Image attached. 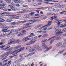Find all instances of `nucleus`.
<instances>
[{"label":"nucleus","mask_w":66,"mask_h":66,"mask_svg":"<svg viewBox=\"0 0 66 66\" xmlns=\"http://www.w3.org/2000/svg\"><path fill=\"white\" fill-rule=\"evenodd\" d=\"M8 6V7H10V8L13 11H15L16 10L15 9V7H14V6H13L11 5H9Z\"/></svg>","instance_id":"obj_8"},{"label":"nucleus","mask_w":66,"mask_h":66,"mask_svg":"<svg viewBox=\"0 0 66 66\" xmlns=\"http://www.w3.org/2000/svg\"><path fill=\"white\" fill-rule=\"evenodd\" d=\"M40 14H44V12L42 11H40Z\"/></svg>","instance_id":"obj_63"},{"label":"nucleus","mask_w":66,"mask_h":66,"mask_svg":"<svg viewBox=\"0 0 66 66\" xmlns=\"http://www.w3.org/2000/svg\"><path fill=\"white\" fill-rule=\"evenodd\" d=\"M53 28V27H50L49 28H48V30H50V29H52Z\"/></svg>","instance_id":"obj_61"},{"label":"nucleus","mask_w":66,"mask_h":66,"mask_svg":"<svg viewBox=\"0 0 66 66\" xmlns=\"http://www.w3.org/2000/svg\"><path fill=\"white\" fill-rule=\"evenodd\" d=\"M11 61H9L8 62V64H9V65H10V64H11Z\"/></svg>","instance_id":"obj_56"},{"label":"nucleus","mask_w":66,"mask_h":66,"mask_svg":"<svg viewBox=\"0 0 66 66\" xmlns=\"http://www.w3.org/2000/svg\"><path fill=\"white\" fill-rule=\"evenodd\" d=\"M51 7H49L48 8V10L49 11L51 12Z\"/></svg>","instance_id":"obj_59"},{"label":"nucleus","mask_w":66,"mask_h":66,"mask_svg":"<svg viewBox=\"0 0 66 66\" xmlns=\"http://www.w3.org/2000/svg\"><path fill=\"white\" fill-rule=\"evenodd\" d=\"M47 40V39H45L44 40H43L42 41H41V43H44V42H46V40Z\"/></svg>","instance_id":"obj_47"},{"label":"nucleus","mask_w":66,"mask_h":66,"mask_svg":"<svg viewBox=\"0 0 66 66\" xmlns=\"http://www.w3.org/2000/svg\"><path fill=\"white\" fill-rule=\"evenodd\" d=\"M4 47V46L3 45H2L0 46V48H1V49H2V50H6V49H8V48H10V46H9L8 47L6 48L5 49L4 48H3Z\"/></svg>","instance_id":"obj_15"},{"label":"nucleus","mask_w":66,"mask_h":66,"mask_svg":"<svg viewBox=\"0 0 66 66\" xmlns=\"http://www.w3.org/2000/svg\"><path fill=\"white\" fill-rule=\"evenodd\" d=\"M6 21H7V22H11V21H13V20L11 19H9L6 20Z\"/></svg>","instance_id":"obj_28"},{"label":"nucleus","mask_w":66,"mask_h":66,"mask_svg":"<svg viewBox=\"0 0 66 66\" xmlns=\"http://www.w3.org/2000/svg\"><path fill=\"white\" fill-rule=\"evenodd\" d=\"M5 20L3 19L0 18V22H4Z\"/></svg>","instance_id":"obj_31"},{"label":"nucleus","mask_w":66,"mask_h":66,"mask_svg":"<svg viewBox=\"0 0 66 66\" xmlns=\"http://www.w3.org/2000/svg\"><path fill=\"white\" fill-rule=\"evenodd\" d=\"M36 38H37L36 37H33L32 38H30V42L28 43L27 45H31V44H34V43L36 42Z\"/></svg>","instance_id":"obj_2"},{"label":"nucleus","mask_w":66,"mask_h":66,"mask_svg":"<svg viewBox=\"0 0 66 66\" xmlns=\"http://www.w3.org/2000/svg\"><path fill=\"white\" fill-rule=\"evenodd\" d=\"M52 40H53L54 41V40H56V36H54L52 37Z\"/></svg>","instance_id":"obj_23"},{"label":"nucleus","mask_w":66,"mask_h":66,"mask_svg":"<svg viewBox=\"0 0 66 66\" xmlns=\"http://www.w3.org/2000/svg\"><path fill=\"white\" fill-rule=\"evenodd\" d=\"M38 50L39 51H41L42 50V48H39L38 49Z\"/></svg>","instance_id":"obj_55"},{"label":"nucleus","mask_w":66,"mask_h":66,"mask_svg":"<svg viewBox=\"0 0 66 66\" xmlns=\"http://www.w3.org/2000/svg\"><path fill=\"white\" fill-rule=\"evenodd\" d=\"M5 1L8 3H10V2H11V0H5Z\"/></svg>","instance_id":"obj_44"},{"label":"nucleus","mask_w":66,"mask_h":66,"mask_svg":"<svg viewBox=\"0 0 66 66\" xmlns=\"http://www.w3.org/2000/svg\"><path fill=\"white\" fill-rule=\"evenodd\" d=\"M30 22L32 23H34V22H35L36 21L35 20H32L30 21Z\"/></svg>","instance_id":"obj_37"},{"label":"nucleus","mask_w":66,"mask_h":66,"mask_svg":"<svg viewBox=\"0 0 66 66\" xmlns=\"http://www.w3.org/2000/svg\"><path fill=\"white\" fill-rule=\"evenodd\" d=\"M6 55V54H4L2 55H1L0 56V57H1V59H3V58Z\"/></svg>","instance_id":"obj_24"},{"label":"nucleus","mask_w":66,"mask_h":66,"mask_svg":"<svg viewBox=\"0 0 66 66\" xmlns=\"http://www.w3.org/2000/svg\"><path fill=\"white\" fill-rule=\"evenodd\" d=\"M64 13H66V11H63V12H60L59 13V14H64Z\"/></svg>","instance_id":"obj_33"},{"label":"nucleus","mask_w":66,"mask_h":66,"mask_svg":"<svg viewBox=\"0 0 66 66\" xmlns=\"http://www.w3.org/2000/svg\"><path fill=\"white\" fill-rule=\"evenodd\" d=\"M13 1H14V2L16 3H19V2L18 1V0H13Z\"/></svg>","instance_id":"obj_29"},{"label":"nucleus","mask_w":66,"mask_h":66,"mask_svg":"<svg viewBox=\"0 0 66 66\" xmlns=\"http://www.w3.org/2000/svg\"><path fill=\"white\" fill-rule=\"evenodd\" d=\"M53 19H54L55 20H57V16H53Z\"/></svg>","instance_id":"obj_39"},{"label":"nucleus","mask_w":66,"mask_h":66,"mask_svg":"<svg viewBox=\"0 0 66 66\" xmlns=\"http://www.w3.org/2000/svg\"><path fill=\"white\" fill-rule=\"evenodd\" d=\"M43 24H41L39 25V26H38L40 28V27H42V26H43Z\"/></svg>","instance_id":"obj_54"},{"label":"nucleus","mask_w":66,"mask_h":66,"mask_svg":"<svg viewBox=\"0 0 66 66\" xmlns=\"http://www.w3.org/2000/svg\"><path fill=\"white\" fill-rule=\"evenodd\" d=\"M22 7H28V6L27 5H25L24 6L23 5H22Z\"/></svg>","instance_id":"obj_48"},{"label":"nucleus","mask_w":66,"mask_h":66,"mask_svg":"<svg viewBox=\"0 0 66 66\" xmlns=\"http://www.w3.org/2000/svg\"><path fill=\"white\" fill-rule=\"evenodd\" d=\"M64 50L62 51H60L58 53V54H62V53H63L64 52Z\"/></svg>","instance_id":"obj_34"},{"label":"nucleus","mask_w":66,"mask_h":66,"mask_svg":"<svg viewBox=\"0 0 66 66\" xmlns=\"http://www.w3.org/2000/svg\"><path fill=\"white\" fill-rule=\"evenodd\" d=\"M40 17V18L42 19H45L47 18V16H46L44 15H42Z\"/></svg>","instance_id":"obj_18"},{"label":"nucleus","mask_w":66,"mask_h":66,"mask_svg":"<svg viewBox=\"0 0 66 66\" xmlns=\"http://www.w3.org/2000/svg\"><path fill=\"white\" fill-rule=\"evenodd\" d=\"M37 33H42L43 32V31L40 30V31H37Z\"/></svg>","instance_id":"obj_42"},{"label":"nucleus","mask_w":66,"mask_h":66,"mask_svg":"<svg viewBox=\"0 0 66 66\" xmlns=\"http://www.w3.org/2000/svg\"><path fill=\"white\" fill-rule=\"evenodd\" d=\"M53 42H54V41L52 39L50 41V45H52V43H53Z\"/></svg>","instance_id":"obj_35"},{"label":"nucleus","mask_w":66,"mask_h":66,"mask_svg":"<svg viewBox=\"0 0 66 66\" xmlns=\"http://www.w3.org/2000/svg\"><path fill=\"white\" fill-rule=\"evenodd\" d=\"M21 16H16L13 15L11 16L12 18V19L13 18H15V19H18V18L19 17H21Z\"/></svg>","instance_id":"obj_12"},{"label":"nucleus","mask_w":66,"mask_h":66,"mask_svg":"<svg viewBox=\"0 0 66 66\" xmlns=\"http://www.w3.org/2000/svg\"><path fill=\"white\" fill-rule=\"evenodd\" d=\"M9 61V59H7L6 60H4L3 62V63H5L6 62H7Z\"/></svg>","instance_id":"obj_49"},{"label":"nucleus","mask_w":66,"mask_h":66,"mask_svg":"<svg viewBox=\"0 0 66 66\" xmlns=\"http://www.w3.org/2000/svg\"><path fill=\"white\" fill-rule=\"evenodd\" d=\"M0 26H1V27H5V26H6V25H4L3 24L0 23Z\"/></svg>","instance_id":"obj_36"},{"label":"nucleus","mask_w":66,"mask_h":66,"mask_svg":"<svg viewBox=\"0 0 66 66\" xmlns=\"http://www.w3.org/2000/svg\"><path fill=\"white\" fill-rule=\"evenodd\" d=\"M5 54H6V56H5L3 59H2V61H3V60H4L5 59H6L7 58V57L8 56V55H9L10 54V52H8Z\"/></svg>","instance_id":"obj_11"},{"label":"nucleus","mask_w":66,"mask_h":66,"mask_svg":"<svg viewBox=\"0 0 66 66\" xmlns=\"http://www.w3.org/2000/svg\"><path fill=\"white\" fill-rule=\"evenodd\" d=\"M38 28H39L38 26H36L35 27V28L36 29Z\"/></svg>","instance_id":"obj_57"},{"label":"nucleus","mask_w":66,"mask_h":66,"mask_svg":"<svg viewBox=\"0 0 66 66\" xmlns=\"http://www.w3.org/2000/svg\"><path fill=\"white\" fill-rule=\"evenodd\" d=\"M16 32V30L12 29L11 30L10 34H11L12 33H13V32Z\"/></svg>","instance_id":"obj_26"},{"label":"nucleus","mask_w":66,"mask_h":66,"mask_svg":"<svg viewBox=\"0 0 66 66\" xmlns=\"http://www.w3.org/2000/svg\"><path fill=\"white\" fill-rule=\"evenodd\" d=\"M62 45V42H59L57 44L56 46L57 47H59L61 46Z\"/></svg>","instance_id":"obj_21"},{"label":"nucleus","mask_w":66,"mask_h":66,"mask_svg":"<svg viewBox=\"0 0 66 66\" xmlns=\"http://www.w3.org/2000/svg\"><path fill=\"white\" fill-rule=\"evenodd\" d=\"M54 10H55V9H54V8L52 7H51V12H52V11H54Z\"/></svg>","instance_id":"obj_46"},{"label":"nucleus","mask_w":66,"mask_h":66,"mask_svg":"<svg viewBox=\"0 0 66 66\" xmlns=\"http://www.w3.org/2000/svg\"><path fill=\"white\" fill-rule=\"evenodd\" d=\"M63 31L64 32H66V29H63Z\"/></svg>","instance_id":"obj_64"},{"label":"nucleus","mask_w":66,"mask_h":66,"mask_svg":"<svg viewBox=\"0 0 66 66\" xmlns=\"http://www.w3.org/2000/svg\"><path fill=\"white\" fill-rule=\"evenodd\" d=\"M55 13H48L47 14V15H54Z\"/></svg>","instance_id":"obj_22"},{"label":"nucleus","mask_w":66,"mask_h":66,"mask_svg":"<svg viewBox=\"0 0 66 66\" xmlns=\"http://www.w3.org/2000/svg\"><path fill=\"white\" fill-rule=\"evenodd\" d=\"M14 5H15L16 6H18V7L19 6H20V5L19 4H15Z\"/></svg>","instance_id":"obj_41"},{"label":"nucleus","mask_w":66,"mask_h":66,"mask_svg":"<svg viewBox=\"0 0 66 66\" xmlns=\"http://www.w3.org/2000/svg\"><path fill=\"white\" fill-rule=\"evenodd\" d=\"M32 6H35L36 5V4L34 3H32L31 4Z\"/></svg>","instance_id":"obj_40"},{"label":"nucleus","mask_w":66,"mask_h":66,"mask_svg":"<svg viewBox=\"0 0 66 66\" xmlns=\"http://www.w3.org/2000/svg\"><path fill=\"white\" fill-rule=\"evenodd\" d=\"M36 50L34 48H33L30 49L29 50V52H33L34 51H35Z\"/></svg>","instance_id":"obj_17"},{"label":"nucleus","mask_w":66,"mask_h":66,"mask_svg":"<svg viewBox=\"0 0 66 66\" xmlns=\"http://www.w3.org/2000/svg\"><path fill=\"white\" fill-rule=\"evenodd\" d=\"M44 1H52V0H44Z\"/></svg>","instance_id":"obj_58"},{"label":"nucleus","mask_w":66,"mask_h":66,"mask_svg":"<svg viewBox=\"0 0 66 66\" xmlns=\"http://www.w3.org/2000/svg\"><path fill=\"white\" fill-rule=\"evenodd\" d=\"M66 47V44H65V43H64L63 44L62 46V48H65Z\"/></svg>","instance_id":"obj_38"},{"label":"nucleus","mask_w":66,"mask_h":66,"mask_svg":"<svg viewBox=\"0 0 66 66\" xmlns=\"http://www.w3.org/2000/svg\"><path fill=\"white\" fill-rule=\"evenodd\" d=\"M49 35L47 34H44L42 36V37L43 38H45V37H47V36H48Z\"/></svg>","instance_id":"obj_25"},{"label":"nucleus","mask_w":66,"mask_h":66,"mask_svg":"<svg viewBox=\"0 0 66 66\" xmlns=\"http://www.w3.org/2000/svg\"><path fill=\"white\" fill-rule=\"evenodd\" d=\"M10 42H9L7 44L8 45H11L12 43H19V42H21L20 40H15L14 39H12L10 40Z\"/></svg>","instance_id":"obj_3"},{"label":"nucleus","mask_w":66,"mask_h":66,"mask_svg":"<svg viewBox=\"0 0 66 66\" xmlns=\"http://www.w3.org/2000/svg\"><path fill=\"white\" fill-rule=\"evenodd\" d=\"M10 27L11 28H15V27H16L15 26H10Z\"/></svg>","instance_id":"obj_52"},{"label":"nucleus","mask_w":66,"mask_h":66,"mask_svg":"<svg viewBox=\"0 0 66 66\" xmlns=\"http://www.w3.org/2000/svg\"><path fill=\"white\" fill-rule=\"evenodd\" d=\"M4 36H8L9 35H10V34H9L8 33H6L5 34H4Z\"/></svg>","instance_id":"obj_43"},{"label":"nucleus","mask_w":66,"mask_h":66,"mask_svg":"<svg viewBox=\"0 0 66 66\" xmlns=\"http://www.w3.org/2000/svg\"><path fill=\"white\" fill-rule=\"evenodd\" d=\"M42 47L43 48H44V49L46 48V49L44 51V52H46L47 51H49V50H50L49 48L47 46V45L45 44L43 45L42 46Z\"/></svg>","instance_id":"obj_6"},{"label":"nucleus","mask_w":66,"mask_h":66,"mask_svg":"<svg viewBox=\"0 0 66 66\" xmlns=\"http://www.w3.org/2000/svg\"><path fill=\"white\" fill-rule=\"evenodd\" d=\"M20 47V46H16V47H14V50H16V49H18Z\"/></svg>","instance_id":"obj_30"},{"label":"nucleus","mask_w":66,"mask_h":66,"mask_svg":"<svg viewBox=\"0 0 66 66\" xmlns=\"http://www.w3.org/2000/svg\"><path fill=\"white\" fill-rule=\"evenodd\" d=\"M34 14H35V12H32L30 13L29 14H30V16H34Z\"/></svg>","instance_id":"obj_27"},{"label":"nucleus","mask_w":66,"mask_h":66,"mask_svg":"<svg viewBox=\"0 0 66 66\" xmlns=\"http://www.w3.org/2000/svg\"><path fill=\"white\" fill-rule=\"evenodd\" d=\"M60 28H64V25L62 24L61 25H60Z\"/></svg>","instance_id":"obj_51"},{"label":"nucleus","mask_w":66,"mask_h":66,"mask_svg":"<svg viewBox=\"0 0 66 66\" xmlns=\"http://www.w3.org/2000/svg\"><path fill=\"white\" fill-rule=\"evenodd\" d=\"M30 16V15H25L24 16L23 18L24 19H26V18H29V17Z\"/></svg>","instance_id":"obj_16"},{"label":"nucleus","mask_w":66,"mask_h":66,"mask_svg":"<svg viewBox=\"0 0 66 66\" xmlns=\"http://www.w3.org/2000/svg\"><path fill=\"white\" fill-rule=\"evenodd\" d=\"M26 22H27V21H22V23H25Z\"/></svg>","instance_id":"obj_53"},{"label":"nucleus","mask_w":66,"mask_h":66,"mask_svg":"<svg viewBox=\"0 0 66 66\" xmlns=\"http://www.w3.org/2000/svg\"><path fill=\"white\" fill-rule=\"evenodd\" d=\"M24 49H25V47H22L20 48L19 49H18L17 50H16L15 51H14V52H13V53L16 52H17V51H19L15 53V54H17V53H19V52H20L22 50H23Z\"/></svg>","instance_id":"obj_4"},{"label":"nucleus","mask_w":66,"mask_h":66,"mask_svg":"<svg viewBox=\"0 0 66 66\" xmlns=\"http://www.w3.org/2000/svg\"><path fill=\"white\" fill-rule=\"evenodd\" d=\"M11 13H9V12H3L2 13H1V15H4L5 14H10Z\"/></svg>","instance_id":"obj_19"},{"label":"nucleus","mask_w":66,"mask_h":66,"mask_svg":"<svg viewBox=\"0 0 66 66\" xmlns=\"http://www.w3.org/2000/svg\"><path fill=\"white\" fill-rule=\"evenodd\" d=\"M35 36V35L33 33H32L30 34L28 36V37H26L24 38L22 40L23 41H24V42H26L29 40L30 39L29 38H28V37H32Z\"/></svg>","instance_id":"obj_1"},{"label":"nucleus","mask_w":66,"mask_h":66,"mask_svg":"<svg viewBox=\"0 0 66 66\" xmlns=\"http://www.w3.org/2000/svg\"><path fill=\"white\" fill-rule=\"evenodd\" d=\"M30 48H31V47H30L28 46V47H27L26 48V49H30Z\"/></svg>","instance_id":"obj_60"},{"label":"nucleus","mask_w":66,"mask_h":66,"mask_svg":"<svg viewBox=\"0 0 66 66\" xmlns=\"http://www.w3.org/2000/svg\"><path fill=\"white\" fill-rule=\"evenodd\" d=\"M22 33H21L19 34L18 36H21V35H24V34H26V31L24 30H23L22 31Z\"/></svg>","instance_id":"obj_9"},{"label":"nucleus","mask_w":66,"mask_h":66,"mask_svg":"<svg viewBox=\"0 0 66 66\" xmlns=\"http://www.w3.org/2000/svg\"><path fill=\"white\" fill-rule=\"evenodd\" d=\"M39 47V45L38 44L36 43L35 45V47H34V49L36 50H37V48H38Z\"/></svg>","instance_id":"obj_14"},{"label":"nucleus","mask_w":66,"mask_h":66,"mask_svg":"<svg viewBox=\"0 0 66 66\" xmlns=\"http://www.w3.org/2000/svg\"><path fill=\"white\" fill-rule=\"evenodd\" d=\"M35 16H39V15L38 14H36L35 15Z\"/></svg>","instance_id":"obj_62"},{"label":"nucleus","mask_w":66,"mask_h":66,"mask_svg":"<svg viewBox=\"0 0 66 66\" xmlns=\"http://www.w3.org/2000/svg\"><path fill=\"white\" fill-rule=\"evenodd\" d=\"M11 25H15V24H16V22H12L11 23Z\"/></svg>","instance_id":"obj_45"},{"label":"nucleus","mask_w":66,"mask_h":66,"mask_svg":"<svg viewBox=\"0 0 66 66\" xmlns=\"http://www.w3.org/2000/svg\"><path fill=\"white\" fill-rule=\"evenodd\" d=\"M35 53H33L30 54H29L28 55L25 56L26 57H27L28 56H31L32 55H33Z\"/></svg>","instance_id":"obj_20"},{"label":"nucleus","mask_w":66,"mask_h":66,"mask_svg":"<svg viewBox=\"0 0 66 66\" xmlns=\"http://www.w3.org/2000/svg\"><path fill=\"white\" fill-rule=\"evenodd\" d=\"M56 40H60L61 39V37H56Z\"/></svg>","instance_id":"obj_32"},{"label":"nucleus","mask_w":66,"mask_h":66,"mask_svg":"<svg viewBox=\"0 0 66 66\" xmlns=\"http://www.w3.org/2000/svg\"><path fill=\"white\" fill-rule=\"evenodd\" d=\"M61 30L60 29H56L55 31V32L57 34H59L61 33Z\"/></svg>","instance_id":"obj_10"},{"label":"nucleus","mask_w":66,"mask_h":66,"mask_svg":"<svg viewBox=\"0 0 66 66\" xmlns=\"http://www.w3.org/2000/svg\"><path fill=\"white\" fill-rule=\"evenodd\" d=\"M59 11V9H55V10H54V11L55 12H58Z\"/></svg>","instance_id":"obj_50"},{"label":"nucleus","mask_w":66,"mask_h":66,"mask_svg":"<svg viewBox=\"0 0 66 66\" xmlns=\"http://www.w3.org/2000/svg\"><path fill=\"white\" fill-rule=\"evenodd\" d=\"M52 22L51 21H48L47 22L48 24L45 26L43 27V30H44V31H46L47 30V27L50 26L51 25V23Z\"/></svg>","instance_id":"obj_5"},{"label":"nucleus","mask_w":66,"mask_h":66,"mask_svg":"<svg viewBox=\"0 0 66 66\" xmlns=\"http://www.w3.org/2000/svg\"><path fill=\"white\" fill-rule=\"evenodd\" d=\"M0 28L1 29H3L2 31H6L7 30V27H1Z\"/></svg>","instance_id":"obj_13"},{"label":"nucleus","mask_w":66,"mask_h":66,"mask_svg":"<svg viewBox=\"0 0 66 66\" xmlns=\"http://www.w3.org/2000/svg\"><path fill=\"white\" fill-rule=\"evenodd\" d=\"M5 5V4L2 3V1H1V2H0V9H1L2 10L3 9L4 7V6Z\"/></svg>","instance_id":"obj_7"}]
</instances>
